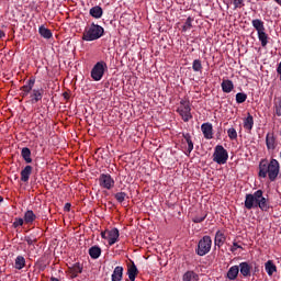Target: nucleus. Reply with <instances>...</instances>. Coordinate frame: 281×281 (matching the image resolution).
I'll list each match as a JSON object with an SVG mask.
<instances>
[{
	"label": "nucleus",
	"instance_id": "obj_1",
	"mask_svg": "<svg viewBox=\"0 0 281 281\" xmlns=\"http://www.w3.org/2000/svg\"><path fill=\"white\" fill-rule=\"evenodd\" d=\"M262 190H257L255 193L246 194L245 207L246 210H256L259 207L262 212H269V199L265 198Z\"/></svg>",
	"mask_w": 281,
	"mask_h": 281
},
{
	"label": "nucleus",
	"instance_id": "obj_2",
	"mask_svg": "<svg viewBox=\"0 0 281 281\" xmlns=\"http://www.w3.org/2000/svg\"><path fill=\"white\" fill-rule=\"evenodd\" d=\"M258 175L261 179H267L268 177L270 181H276L278 175H280V162L276 158L270 159V161L261 160Z\"/></svg>",
	"mask_w": 281,
	"mask_h": 281
},
{
	"label": "nucleus",
	"instance_id": "obj_3",
	"mask_svg": "<svg viewBox=\"0 0 281 281\" xmlns=\"http://www.w3.org/2000/svg\"><path fill=\"white\" fill-rule=\"evenodd\" d=\"M102 36H104V27L95 23H92L89 27L85 30L82 41H98V38H102Z\"/></svg>",
	"mask_w": 281,
	"mask_h": 281
},
{
	"label": "nucleus",
	"instance_id": "obj_4",
	"mask_svg": "<svg viewBox=\"0 0 281 281\" xmlns=\"http://www.w3.org/2000/svg\"><path fill=\"white\" fill-rule=\"evenodd\" d=\"M227 159H229V154L227 153V149H225L223 145L215 146L213 153V161H215V164H218V166H223L227 164Z\"/></svg>",
	"mask_w": 281,
	"mask_h": 281
},
{
	"label": "nucleus",
	"instance_id": "obj_5",
	"mask_svg": "<svg viewBox=\"0 0 281 281\" xmlns=\"http://www.w3.org/2000/svg\"><path fill=\"white\" fill-rule=\"evenodd\" d=\"M212 249V237L203 236L198 243L196 254L198 256H207Z\"/></svg>",
	"mask_w": 281,
	"mask_h": 281
},
{
	"label": "nucleus",
	"instance_id": "obj_6",
	"mask_svg": "<svg viewBox=\"0 0 281 281\" xmlns=\"http://www.w3.org/2000/svg\"><path fill=\"white\" fill-rule=\"evenodd\" d=\"M106 69H109V67L104 61H98L91 70L92 80H94L95 82H100V80L104 78V72L106 71Z\"/></svg>",
	"mask_w": 281,
	"mask_h": 281
},
{
	"label": "nucleus",
	"instance_id": "obj_7",
	"mask_svg": "<svg viewBox=\"0 0 281 281\" xmlns=\"http://www.w3.org/2000/svg\"><path fill=\"white\" fill-rule=\"evenodd\" d=\"M192 108H190V101L181 100L178 113L182 117L183 122H190L192 120Z\"/></svg>",
	"mask_w": 281,
	"mask_h": 281
},
{
	"label": "nucleus",
	"instance_id": "obj_8",
	"mask_svg": "<svg viewBox=\"0 0 281 281\" xmlns=\"http://www.w3.org/2000/svg\"><path fill=\"white\" fill-rule=\"evenodd\" d=\"M98 181L100 188H103V190H113L115 188V180L109 173H101Z\"/></svg>",
	"mask_w": 281,
	"mask_h": 281
},
{
	"label": "nucleus",
	"instance_id": "obj_9",
	"mask_svg": "<svg viewBox=\"0 0 281 281\" xmlns=\"http://www.w3.org/2000/svg\"><path fill=\"white\" fill-rule=\"evenodd\" d=\"M266 146L268 150H276L278 147V139L276 138V134H273V132H269L266 135Z\"/></svg>",
	"mask_w": 281,
	"mask_h": 281
},
{
	"label": "nucleus",
	"instance_id": "obj_10",
	"mask_svg": "<svg viewBox=\"0 0 281 281\" xmlns=\"http://www.w3.org/2000/svg\"><path fill=\"white\" fill-rule=\"evenodd\" d=\"M35 82H36V79H33V78L29 79V80L26 81V85H24V86L21 88V93H20V95H22V98H27V95H30V92L33 91Z\"/></svg>",
	"mask_w": 281,
	"mask_h": 281
},
{
	"label": "nucleus",
	"instance_id": "obj_11",
	"mask_svg": "<svg viewBox=\"0 0 281 281\" xmlns=\"http://www.w3.org/2000/svg\"><path fill=\"white\" fill-rule=\"evenodd\" d=\"M201 131L203 133V136L205 139H213L214 137V127L212 126V123H203L201 125Z\"/></svg>",
	"mask_w": 281,
	"mask_h": 281
},
{
	"label": "nucleus",
	"instance_id": "obj_12",
	"mask_svg": "<svg viewBox=\"0 0 281 281\" xmlns=\"http://www.w3.org/2000/svg\"><path fill=\"white\" fill-rule=\"evenodd\" d=\"M31 104H36L37 102H41L43 100V93H45V90L43 89H33L31 90Z\"/></svg>",
	"mask_w": 281,
	"mask_h": 281
},
{
	"label": "nucleus",
	"instance_id": "obj_13",
	"mask_svg": "<svg viewBox=\"0 0 281 281\" xmlns=\"http://www.w3.org/2000/svg\"><path fill=\"white\" fill-rule=\"evenodd\" d=\"M120 239V231L117 228H112L108 231V243L110 246L115 245Z\"/></svg>",
	"mask_w": 281,
	"mask_h": 281
},
{
	"label": "nucleus",
	"instance_id": "obj_14",
	"mask_svg": "<svg viewBox=\"0 0 281 281\" xmlns=\"http://www.w3.org/2000/svg\"><path fill=\"white\" fill-rule=\"evenodd\" d=\"M239 271L244 278H249V276H251V265H249L247 261L240 262Z\"/></svg>",
	"mask_w": 281,
	"mask_h": 281
},
{
	"label": "nucleus",
	"instance_id": "obj_15",
	"mask_svg": "<svg viewBox=\"0 0 281 281\" xmlns=\"http://www.w3.org/2000/svg\"><path fill=\"white\" fill-rule=\"evenodd\" d=\"M32 166L27 165L26 167H24V169H22L21 171V181H23V183H27L30 181V176L32 175Z\"/></svg>",
	"mask_w": 281,
	"mask_h": 281
},
{
	"label": "nucleus",
	"instance_id": "obj_16",
	"mask_svg": "<svg viewBox=\"0 0 281 281\" xmlns=\"http://www.w3.org/2000/svg\"><path fill=\"white\" fill-rule=\"evenodd\" d=\"M265 269H266V273L268 276H273V273H277L278 272V267L276 266V263H273L272 260H268L266 263H265Z\"/></svg>",
	"mask_w": 281,
	"mask_h": 281
},
{
	"label": "nucleus",
	"instance_id": "obj_17",
	"mask_svg": "<svg viewBox=\"0 0 281 281\" xmlns=\"http://www.w3.org/2000/svg\"><path fill=\"white\" fill-rule=\"evenodd\" d=\"M123 276L124 268L122 266H117L114 268V271L112 273V281H122Z\"/></svg>",
	"mask_w": 281,
	"mask_h": 281
},
{
	"label": "nucleus",
	"instance_id": "obj_18",
	"mask_svg": "<svg viewBox=\"0 0 281 281\" xmlns=\"http://www.w3.org/2000/svg\"><path fill=\"white\" fill-rule=\"evenodd\" d=\"M221 87L224 93H232L234 91V82L229 79L223 80Z\"/></svg>",
	"mask_w": 281,
	"mask_h": 281
},
{
	"label": "nucleus",
	"instance_id": "obj_19",
	"mask_svg": "<svg viewBox=\"0 0 281 281\" xmlns=\"http://www.w3.org/2000/svg\"><path fill=\"white\" fill-rule=\"evenodd\" d=\"M89 14L93 19H102V14H104V11L101 9L100 5H95L90 9Z\"/></svg>",
	"mask_w": 281,
	"mask_h": 281
},
{
	"label": "nucleus",
	"instance_id": "obj_20",
	"mask_svg": "<svg viewBox=\"0 0 281 281\" xmlns=\"http://www.w3.org/2000/svg\"><path fill=\"white\" fill-rule=\"evenodd\" d=\"M89 256L90 258H92V260H98V258L102 256V248H100L99 246H92L89 249Z\"/></svg>",
	"mask_w": 281,
	"mask_h": 281
},
{
	"label": "nucleus",
	"instance_id": "obj_21",
	"mask_svg": "<svg viewBox=\"0 0 281 281\" xmlns=\"http://www.w3.org/2000/svg\"><path fill=\"white\" fill-rule=\"evenodd\" d=\"M24 223H26V225H32V223H34V221H36V214H34V211L32 210H27L24 213Z\"/></svg>",
	"mask_w": 281,
	"mask_h": 281
},
{
	"label": "nucleus",
	"instance_id": "obj_22",
	"mask_svg": "<svg viewBox=\"0 0 281 281\" xmlns=\"http://www.w3.org/2000/svg\"><path fill=\"white\" fill-rule=\"evenodd\" d=\"M252 27L256 30L257 34L265 32V22L260 19H255L251 21Z\"/></svg>",
	"mask_w": 281,
	"mask_h": 281
},
{
	"label": "nucleus",
	"instance_id": "obj_23",
	"mask_svg": "<svg viewBox=\"0 0 281 281\" xmlns=\"http://www.w3.org/2000/svg\"><path fill=\"white\" fill-rule=\"evenodd\" d=\"M184 142L188 144V155L194 150V143L192 142V136L190 133H183L182 134Z\"/></svg>",
	"mask_w": 281,
	"mask_h": 281
},
{
	"label": "nucleus",
	"instance_id": "obj_24",
	"mask_svg": "<svg viewBox=\"0 0 281 281\" xmlns=\"http://www.w3.org/2000/svg\"><path fill=\"white\" fill-rule=\"evenodd\" d=\"M225 240H226V237H225V234L221 231H217L216 234H215V245L217 247H223V245H225Z\"/></svg>",
	"mask_w": 281,
	"mask_h": 281
},
{
	"label": "nucleus",
	"instance_id": "obj_25",
	"mask_svg": "<svg viewBox=\"0 0 281 281\" xmlns=\"http://www.w3.org/2000/svg\"><path fill=\"white\" fill-rule=\"evenodd\" d=\"M239 272H240V268L238 266H232L227 271L228 280H236V278H238Z\"/></svg>",
	"mask_w": 281,
	"mask_h": 281
},
{
	"label": "nucleus",
	"instance_id": "obj_26",
	"mask_svg": "<svg viewBox=\"0 0 281 281\" xmlns=\"http://www.w3.org/2000/svg\"><path fill=\"white\" fill-rule=\"evenodd\" d=\"M258 40L261 43V47H267L269 45V34L267 32L261 31L257 33Z\"/></svg>",
	"mask_w": 281,
	"mask_h": 281
},
{
	"label": "nucleus",
	"instance_id": "obj_27",
	"mask_svg": "<svg viewBox=\"0 0 281 281\" xmlns=\"http://www.w3.org/2000/svg\"><path fill=\"white\" fill-rule=\"evenodd\" d=\"M21 156L22 159H24L25 164H32V150H30V148H22Z\"/></svg>",
	"mask_w": 281,
	"mask_h": 281
},
{
	"label": "nucleus",
	"instance_id": "obj_28",
	"mask_svg": "<svg viewBox=\"0 0 281 281\" xmlns=\"http://www.w3.org/2000/svg\"><path fill=\"white\" fill-rule=\"evenodd\" d=\"M137 273H139V270H137V266L135 263H132V266L127 269V276L131 281H135V278H137Z\"/></svg>",
	"mask_w": 281,
	"mask_h": 281
},
{
	"label": "nucleus",
	"instance_id": "obj_29",
	"mask_svg": "<svg viewBox=\"0 0 281 281\" xmlns=\"http://www.w3.org/2000/svg\"><path fill=\"white\" fill-rule=\"evenodd\" d=\"M24 268H25V257L19 255L14 261V269H16L18 271H21V269H24Z\"/></svg>",
	"mask_w": 281,
	"mask_h": 281
},
{
	"label": "nucleus",
	"instance_id": "obj_30",
	"mask_svg": "<svg viewBox=\"0 0 281 281\" xmlns=\"http://www.w3.org/2000/svg\"><path fill=\"white\" fill-rule=\"evenodd\" d=\"M183 281H199V274H196V272L194 271H187L183 277H182Z\"/></svg>",
	"mask_w": 281,
	"mask_h": 281
},
{
	"label": "nucleus",
	"instance_id": "obj_31",
	"mask_svg": "<svg viewBox=\"0 0 281 281\" xmlns=\"http://www.w3.org/2000/svg\"><path fill=\"white\" fill-rule=\"evenodd\" d=\"M244 128L251 131L254 128V116L248 113V116L244 120Z\"/></svg>",
	"mask_w": 281,
	"mask_h": 281
},
{
	"label": "nucleus",
	"instance_id": "obj_32",
	"mask_svg": "<svg viewBox=\"0 0 281 281\" xmlns=\"http://www.w3.org/2000/svg\"><path fill=\"white\" fill-rule=\"evenodd\" d=\"M38 32L43 38H52V31L49 29L42 25L40 26Z\"/></svg>",
	"mask_w": 281,
	"mask_h": 281
},
{
	"label": "nucleus",
	"instance_id": "obj_33",
	"mask_svg": "<svg viewBox=\"0 0 281 281\" xmlns=\"http://www.w3.org/2000/svg\"><path fill=\"white\" fill-rule=\"evenodd\" d=\"M192 69L195 72L202 74L203 72V64H201V59L193 60Z\"/></svg>",
	"mask_w": 281,
	"mask_h": 281
},
{
	"label": "nucleus",
	"instance_id": "obj_34",
	"mask_svg": "<svg viewBox=\"0 0 281 281\" xmlns=\"http://www.w3.org/2000/svg\"><path fill=\"white\" fill-rule=\"evenodd\" d=\"M24 240H25V243H27V245L30 247H32V246H34L35 243L38 241V238H36L34 235H27L24 237Z\"/></svg>",
	"mask_w": 281,
	"mask_h": 281
},
{
	"label": "nucleus",
	"instance_id": "obj_35",
	"mask_svg": "<svg viewBox=\"0 0 281 281\" xmlns=\"http://www.w3.org/2000/svg\"><path fill=\"white\" fill-rule=\"evenodd\" d=\"M246 101H247V93L238 92L236 94V102H237V104H243V102H246Z\"/></svg>",
	"mask_w": 281,
	"mask_h": 281
},
{
	"label": "nucleus",
	"instance_id": "obj_36",
	"mask_svg": "<svg viewBox=\"0 0 281 281\" xmlns=\"http://www.w3.org/2000/svg\"><path fill=\"white\" fill-rule=\"evenodd\" d=\"M126 192H117L114 194V198L117 201V203H124V201H126Z\"/></svg>",
	"mask_w": 281,
	"mask_h": 281
},
{
	"label": "nucleus",
	"instance_id": "obj_37",
	"mask_svg": "<svg viewBox=\"0 0 281 281\" xmlns=\"http://www.w3.org/2000/svg\"><path fill=\"white\" fill-rule=\"evenodd\" d=\"M227 135H228L229 139H232V140L238 139V132H236V128H234V127L228 128Z\"/></svg>",
	"mask_w": 281,
	"mask_h": 281
},
{
	"label": "nucleus",
	"instance_id": "obj_38",
	"mask_svg": "<svg viewBox=\"0 0 281 281\" xmlns=\"http://www.w3.org/2000/svg\"><path fill=\"white\" fill-rule=\"evenodd\" d=\"M24 223L25 220L23 217H15L12 227H14V229H16V227H23Z\"/></svg>",
	"mask_w": 281,
	"mask_h": 281
},
{
	"label": "nucleus",
	"instance_id": "obj_39",
	"mask_svg": "<svg viewBox=\"0 0 281 281\" xmlns=\"http://www.w3.org/2000/svg\"><path fill=\"white\" fill-rule=\"evenodd\" d=\"M234 10L245 8V0H233Z\"/></svg>",
	"mask_w": 281,
	"mask_h": 281
},
{
	"label": "nucleus",
	"instance_id": "obj_40",
	"mask_svg": "<svg viewBox=\"0 0 281 281\" xmlns=\"http://www.w3.org/2000/svg\"><path fill=\"white\" fill-rule=\"evenodd\" d=\"M192 21L193 20L190 16L187 19V21L182 27L183 32H188V30H192Z\"/></svg>",
	"mask_w": 281,
	"mask_h": 281
},
{
	"label": "nucleus",
	"instance_id": "obj_41",
	"mask_svg": "<svg viewBox=\"0 0 281 281\" xmlns=\"http://www.w3.org/2000/svg\"><path fill=\"white\" fill-rule=\"evenodd\" d=\"M206 216H207L206 214H204L202 216L196 215L192 218V221H193V223H203V221H205Z\"/></svg>",
	"mask_w": 281,
	"mask_h": 281
},
{
	"label": "nucleus",
	"instance_id": "obj_42",
	"mask_svg": "<svg viewBox=\"0 0 281 281\" xmlns=\"http://www.w3.org/2000/svg\"><path fill=\"white\" fill-rule=\"evenodd\" d=\"M237 249H243V246L238 245V243L234 241L233 246L231 247L232 254H234Z\"/></svg>",
	"mask_w": 281,
	"mask_h": 281
},
{
	"label": "nucleus",
	"instance_id": "obj_43",
	"mask_svg": "<svg viewBox=\"0 0 281 281\" xmlns=\"http://www.w3.org/2000/svg\"><path fill=\"white\" fill-rule=\"evenodd\" d=\"M276 114L281 117V101L276 105Z\"/></svg>",
	"mask_w": 281,
	"mask_h": 281
},
{
	"label": "nucleus",
	"instance_id": "obj_44",
	"mask_svg": "<svg viewBox=\"0 0 281 281\" xmlns=\"http://www.w3.org/2000/svg\"><path fill=\"white\" fill-rule=\"evenodd\" d=\"M101 237H102L104 240H109V231L102 232V233H101Z\"/></svg>",
	"mask_w": 281,
	"mask_h": 281
},
{
	"label": "nucleus",
	"instance_id": "obj_45",
	"mask_svg": "<svg viewBox=\"0 0 281 281\" xmlns=\"http://www.w3.org/2000/svg\"><path fill=\"white\" fill-rule=\"evenodd\" d=\"M65 212H69V210H71V204L70 203H66L64 206Z\"/></svg>",
	"mask_w": 281,
	"mask_h": 281
},
{
	"label": "nucleus",
	"instance_id": "obj_46",
	"mask_svg": "<svg viewBox=\"0 0 281 281\" xmlns=\"http://www.w3.org/2000/svg\"><path fill=\"white\" fill-rule=\"evenodd\" d=\"M5 36V32L0 30V38H3Z\"/></svg>",
	"mask_w": 281,
	"mask_h": 281
},
{
	"label": "nucleus",
	"instance_id": "obj_47",
	"mask_svg": "<svg viewBox=\"0 0 281 281\" xmlns=\"http://www.w3.org/2000/svg\"><path fill=\"white\" fill-rule=\"evenodd\" d=\"M77 272L82 273V268H78Z\"/></svg>",
	"mask_w": 281,
	"mask_h": 281
},
{
	"label": "nucleus",
	"instance_id": "obj_48",
	"mask_svg": "<svg viewBox=\"0 0 281 281\" xmlns=\"http://www.w3.org/2000/svg\"><path fill=\"white\" fill-rule=\"evenodd\" d=\"M0 203H3V196L0 195Z\"/></svg>",
	"mask_w": 281,
	"mask_h": 281
}]
</instances>
